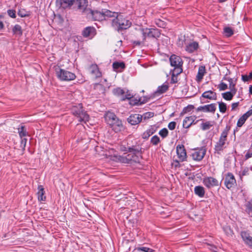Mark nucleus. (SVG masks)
<instances>
[{
  "mask_svg": "<svg viewBox=\"0 0 252 252\" xmlns=\"http://www.w3.org/2000/svg\"><path fill=\"white\" fill-rule=\"evenodd\" d=\"M105 119L107 124L115 132H119L125 129L122 121L114 113L107 112L105 115Z\"/></svg>",
  "mask_w": 252,
  "mask_h": 252,
  "instance_id": "f257e3e1",
  "label": "nucleus"
},
{
  "mask_svg": "<svg viewBox=\"0 0 252 252\" xmlns=\"http://www.w3.org/2000/svg\"><path fill=\"white\" fill-rule=\"evenodd\" d=\"M112 26L118 31L126 30L131 26V22L124 18L123 15H117L116 18L112 20Z\"/></svg>",
  "mask_w": 252,
  "mask_h": 252,
  "instance_id": "f03ea898",
  "label": "nucleus"
},
{
  "mask_svg": "<svg viewBox=\"0 0 252 252\" xmlns=\"http://www.w3.org/2000/svg\"><path fill=\"white\" fill-rule=\"evenodd\" d=\"M230 129V126L227 125L221 132L219 141L216 143L214 150L215 153L220 154L221 152L226 148L225 146L227 141V135Z\"/></svg>",
  "mask_w": 252,
  "mask_h": 252,
  "instance_id": "7ed1b4c3",
  "label": "nucleus"
},
{
  "mask_svg": "<svg viewBox=\"0 0 252 252\" xmlns=\"http://www.w3.org/2000/svg\"><path fill=\"white\" fill-rule=\"evenodd\" d=\"M71 113L78 119L79 122L86 123L89 120V115L83 108L82 103L73 105L71 108Z\"/></svg>",
  "mask_w": 252,
  "mask_h": 252,
  "instance_id": "20e7f679",
  "label": "nucleus"
},
{
  "mask_svg": "<svg viewBox=\"0 0 252 252\" xmlns=\"http://www.w3.org/2000/svg\"><path fill=\"white\" fill-rule=\"evenodd\" d=\"M55 71L56 76L61 81H69L74 80L76 78L74 73L59 67L56 68Z\"/></svg>",
  "mask_w": 252,
  "mask_h": 252,
  "instance_id": "39448f33",
  "label": "nucleus"
},
{
  "mask_svg": "<svg viewBox=\"0 0 252 252\" xmlns=\"http://www.w3.org/2000/svg\"><path fill=\"white\" fill-rule=\"evenodd\" d=\"M141 31L142 32L143 40H145L147 37L149 38L158 39L159 37L161 34L160 30L157 28L142 29Z\"/></svg>",
  "mask_w": 252,
  "mask_h": 252,
  "instance_id": "423d86ee",
  "label": "nucleus"
},
{
  "mask_svg": "<svg viewBox=\"0 0 252 252\" xmlns=\"http://www.w3.org/2000/svg\"><path fill=\"white\" fill-rule=\"evenodd\" d=\"M88 13L87 17L89 19H92L94 21H102L104 20L103 9L101 11L97 10H93L91 9L87 10Z\"/></svg>",
  "mask_w": 252,
  "mask_h": 252,
  "instance_id": "0eeeda50",
  "label": "nucleus"
},
{
  "mask_svg": "<svg viewBox=\"0 0 252 252\" xmlns=\"http://www.w3.org/2000/svg\"><path fill=\"white\" fill-rule=\"evenodd\" d=\"M206 152V149L204 147L195 149L192 152L190 156L195 161H200L204 157Z\"/></svg>",
  "mask_w": 252,
  "mask_h": 252,
  "instance_id": "6e6552de",
  "label": "nucleus"
},
{
  "mask_svg": "<svg viewBox=\"0 0 252 252\" xmlns=\"http://www.w3.org/2000/svg\"><path fill=\"white\" fill-rule=\"evenodd\" d=\"M128 152L130 153H136L142 155L144 152V149L142 148L139 144L138 142L135 140L133 142V141L128 142Z\"/></svg>",
  "mask_w": 252,
  "mask_h": 252,
  "instance_id": "1a4fd4ad",
  "label": "nucleus"
},
{
  "mask_svg": "<svg viewBox=\"0 0 252 252\" xmlns=\"http://www.w3.org/2000/svg\"><path fill=\"white\" fill-rule=\"evenodd\" d=\"M74 0H56V4L59 9L70 8L74 4Z\"/></svg>",
  "mask_w": 252,
  "mask_h": 252,
  "instance_id": "9d476101",
  "label": "nucleus"
},
{
  "mask_svg": "<svg viewBox=\"0 0 252 252\" xmlns=\"http://www.w3.org/2000/svg\"><path fill=\"white\" fill-rule=\"evenodd\" d=\"M88 1L87 0H74V3L77 6V9L87 15L88 12L87 8Z\"/></svg>",
  "mask_w": 252,
  "mask_h": 252,
  "instance_id": "9b49d317",
  "label": "nucleus"
},
{
  "mask_svg": "<svg viewBox=\"0 0 252 252\" xmlns=\"http://www.w3.org/2000/svg\"><path fill=\"white\" fill-rule=\"evenodd\" d=\"M203 183L204 185L208 189H210L216 186H219L220 185L219 181L216 178L212 177H206L204 178Z\"/></svg>",
  "mask_w": 252,
  "mask_h": 252,
  "instance_id": "f8f14e48",
  "label": "nucleus"
},
{
  "mask_svg": "<svg viewBox=\"0 0 252 252\" xmlns=\"http://www.w3.org/2000/svg\"><path fill=\"white\" fill-rule=\"evenodd\" d=\"M224 184L228 189L234 187L236 184V181L234 175L231 173H228L225 176Z\"/></svg>",
  "mask_w": 252,
  "mask_h": 252,
  "instance_id": "ddd939ff",
  "label": "nucleus"
},
{
  "mask_svg": "<svg viewBox=\"0 0 252 252\" xmlns=\"http://www.w3.org/2000/svg\"><path fill=\"white\" fill-rule=\"evenodd\" d=\"M96 29L94 27H87L84 29L82 32V35L84 37L92 39L96 34Z\"/></svg>",
  "mask_w": 252,
  "mask_h": 252,
  "instance_id": "4468645a",
  "label": "nucleus"
},
{
  "mask_svg": "<svg viewBox=\"0 0 252 252\" xmlns=\"http://www.w3.org/2000/svg\"><path fill=\"white\" fill-rule=\"evenodd\" d=\"M176 153L180 161H184L187 159V153L183 145H178L176 147Z\"/></svg>",
  "mask_w": 252,
  "mask_h": 252,
  "instance_id": "2eb2a0df",
  "label": "nucleus"
},
{
  "mask_svg": "<svg viewBox=\"0 0 252 252\" xmlns=\"http://www.w3.org/2000/svg\"><path fill=\"white\" fill-rule=\"evenodd\" d=\"M196 110L197 112L202 111L214 113L216 110V104L215 103H211L204 106H200L197 107Z\"/></svg>",
  "mask_w": 252,
  "mask_h": 252,
  "instance_id": "dca6fc26",
  "label": "nucleus"
},
{
  "mask_svg": "<svg viewBox=\"0 0 252 252\" xmlns=\"http://www.w3.org/2000/svg\"><path fill=\"white\" fill-rule=\"evenodd\" d=\"M195 116H191L190 117H187L183 121V126L184 128H188L191 125H195L199 121H203L204 120L203 119H201L199 120H197L195 122H194L195 119L196 118Z\"/></svg>",
  "mask_w": 252,
  "mask_h": 252,
  "instance_id": "f3484780",
  "label": "nucleus"
},
{
  "mask_svg": "<svg viewBox=\"0 0 252 252\" xmlns=\"http://www.w3.org/2000/svg\"><path fill=\"white\" fill-rule=\"evenodd\" d=\"M169 61L170 65L172 66L176 67L183 66V62L182 59L180 56L175 54H173L170 56Z\"/></svg>",
  "mask_w": 252,
  "mask_h": 252,
  "instance_id": "a211bd4d",
  "label": "nucleus"
},
{
  "mask_svg": "<svg viewBox=\"0 0 252 252\" xmlns=\"http://www.w3.org/2000/svg\"><path fill=\"white\" fill-rule=\"evenodd\" d=\"M142 120V117L138 114H131L127 119V121L131 125H136L139 124Z\"/></svg>",
  "mask_w": 252,
  "mask_h": 252,
  "instance_id": "6ab92c4d",
  "label": "nucleus"
},
{
  "mask_svg": "<svg viewBox=\"0 0 252 252\" xmlns=\"http://www.w3.org/2000/svg\"><path fill=\"white\" fill-rule=\"evenodd\" d=\"M241 237L245 242L250 248L252 249V237L247 231H242L241 233Z\"/></svg>",
  "mask_w": 252,
  "mask_h": 252,
  "instance_id": "aec40b11",
  "label": "nucleus"
},
{
  "mask_svg": "<svg viewBox=\"0 0 252 252\" xmlns=\"http://www.w3.org/2000/svg\"><path fill=\"white\" fill-rule=\"evenodd\" d=\"M90 73L94 75L95 78L101 77V72L99 71L98 66L96 64H93L89 67Z\"/></svg>",
  "mask_w": 252,
  "mask_h": 252,
  "instance_id": "412c9836",
  "label": "nucleus"
},
{
  "mask_svg": "<svg viewBox=\"0 0 252 252\" xmlns=\"http://www.w3.org/2000/svg\"><path fill=\"white\" fill-rule=\"evenodd\" d=\"M127 156V158H129L130 163L132 162L135 163H139L140 159L142 158V155L136 153H133L132 154H128Z\"/></svg>",
  "mask_w": 252,
  "mask_h": 252,
  "instance_id": "4be33fe9",
  "label": "nucleus"
},
{
  "mask_svg": "<svg viewBox=\"0 0 252 252\" xmlns=\"http://www.w3.org/2000/svg\"><path fill=\"white\" fill-rule=\"evenodd\" d=\"M112 66L113 70L116 72H122L126 68L124 62H115L113 63Z\"/></svg>",
  "mask_w": 252,
  "mask_h": 252,
  "instance_id": "5701e85b",
  "label": "nucleus"
},
{
  "mask_svg": "<svg viewBox=\"0 0 252 252\" xmlns=\"http://www.w3.org/2000/svg\"><path fill=\"white\" fill-rule=\"evenodd\" d=\"M201 97L208 98L210 100H216L217 94L216 93L213 92L212 91L209 90L204 92L201 95L200 97L201 99Z\"/></svg>",
  "mask_w": 252,
  "mask_h": 252,
  "instance_id": "b1692460",
  "label": "nucleus"
},
{
  "mask_svg": "<svg viewBox=\"0 0 252 252\" xmlns=\"http://www.w3.org/2000/svg\"><path fill=\"white\" fill-rule=\"evenodd\" d=\"M198 48V44L197 42L190 43L186 47V51L189 53H192L196 51Z\"/></svg>",
  "mask_w": 252,
  "mask_h": 252,
  "instance_id": "393cba45",
  "label": "nucleus"
},
{
  "mask_svg": "<svg viewBox=\"0 0 252 252\" xmlns=\"http://www.w3.org/2000/svg\"><path fill=\"white\" fill-rule=\"evenodd\" d=\"M38 192L37 193L38 196V199L39 201H45L46 196L44 195L45 191L43 186H38Z\"/></svg>",
  "mask_w": 252,
  "mask_h": 252,
  "instance_id": "a878e982",
  "label": "nucleus"
},
{
  "mask_svg": "<svg viewBox=\"0 0 252 252\" xmlns=\"http://www.w3.org/2000/svg\"><path fill=\"white\" fill-rule=\"evenodd\" d=\"M205 67L204 66H200L199 67L197 74L196 77V81L197 82H200L203 79V77L205 73Z\"/></svg>",
  "mask_w": 252,
  "mask_h": 252,
  "instance_id": "bb28decb",
  "label": "nucleus"
},
{
  "mask_svg": "<svg viewBox=\"0 0 252 252\" xmlns=\"http://www.w3.org/2000/svg\"><path fill=\"white\" fill-rule=\"evenodd\" d=\"M205 192V189L202 186H198L194 188L195 194L200 197H204Z\"/></svg>",
  "mask_w": 252,
  "mask_h": 252,
  "instance_id": "cd10ccee",
  "label": "nucleus"
},
{
  "mask_svg": "<svg viewBox=\"0 0 252 252\" xmlns=\"http://www.w3.org/2000/svg\"><path fill=\"white\" fill-rule=\"evenodd\" d=\"M156 132V129L154 127H151L149 129L145 131L142 134V138L147 139L149 137Z\"/></svg>",
  "mask_w": 252,
  "mask_h": 252,
  "instance_id": "c85d7f7f",
  "label": "nucleus"
},
{
  "mask_svg": "<svg viewBox=\"0 0 252 252\" xmlns=\"http://www.w3.org/2000/svg\"><path fill=\"white\" fill-rule=\"evenodd\" d=\"M103 11L104 20H105L106 17H115L116 18L117 15H118V13L112 12L107 9H103Z\"/></svg>",
  "mask_w": 252,
  "mask_h": 252,
  "instance_id": "c756f323",
  "label": "nucleus"
},
{
  "mask_svg": "<svg viewBox=\"0 0 252 252\" xmlns=\"http://www.w3.org/2000/svg\"><path fill=\"white\" fill-rule=\"evenodd\" d=\"M18 132L20 138H22L28 135V132L27 131L25 126L22 125L18 128Z\"/></svg>",
  "mask_w": 252,
  "mask_h": 252,
  "instance_id": "7c9ffc66",
  "label": "nucleus"
},
{
  "mask_svg": "<svg viewBox=\"0 0 252 252\" xmlns=\"http://www.w3.org/2000/svg\"><path fill=\"white\" fill-rule=\"evenodd\" d=\"M169 86L168 85L163 84L162 85L158 87L156 92H155V94H162L166 92L168 89Z\"/></svg>",
  "mask_w": 252,
  "mask_h": 252,
  "instance_id": "2f4dec72",
  "label": "nucleus"
},
{
  "mask_svg": "<svg viewBox=\"0 0 252 252\" xmlns=\"http://www.w3.org/2000/svg\"><path fill=\"white\" fill-rule=\"evenodd\" d=\"M223 33L226 37H229L234 34V30L230 27H225L223 28Z\"/></svg>",
  "mask_w": 252,
  "mask_h": 252,
  "instance_id": "473e14b6",
  "label": "nucleus"
},
{
  "mask_svg": "<svg viewBox=\"0 0 252 252\" xmlns=\"http://www.w3.org/2000/svg\"><path fill=\"white\" fill-rule=\"evenodd\" d=\"M213 122L207 121L205 123H202L200 125V127L202 130H207L209 129L213 126Z\"/></svg>",
  "mask_w": 252,
  "mask_h": 252,
  "instance_id": "72a5a7b5",
  "label": "nucleus"
},
{
  "mask_svg": "<svg viewBox=\"0 0 252 252\" xmlns=\"http://www.w3.org/2000/svg\"><path fill=\"white\" fill-rule=\"evenodd\" d=\"M235 94H233V92L230 91L222 94V95L224 99L226 100H231Z\"/></svg>",
  "mask_w": 252,
  "mask_h": 252,
  "instance_id": "f704fd0d",
  "label": "nucleus"
},
{
  "mask_svg": "<svg viewBox=\"0 0 252 252\" xmlns=\"http://www.w3.org/2000/svg\"><path fill=\"white\" fill-rule=\"evenodd\" d=\"M12 32L14 34H18L21 36L23 34V31L21 26L18 24L15 25L12 29Z\"/></svg>",
  "mask_w": 252,
  "mask_h": 252,
  "instance_id": "c9c22d12",
  "label": "nucleus"
},
{
  "mask_svg": "<svg viewBox=\"0 0 252 252\" xmlns=\"http://www.w3.org/2000/svg\"><path fill=\"white\" fill-rule=\"evenodd\" d=\"M245 206L246 208V212L250 216L251 213H252V199L248 201L247 203L245 205Z\"/></svg>",
  "mask_w": 252,
  "mask_h": 252,
  "instance_id": "e433bc0d",
  "label": "nucleus"
},
{
  "mask_svg": "<svg viewBox=\"0 0 252 252\" xmlns=\"http://www.w3.org/2000/svg\"><path fill=\"white\" fill-rule=\"evenodd\" d=\"M140 97L137 98L132 96L131 98L129 99V104L133 106L141 105V104H140Z\"/></svg>",
  "mask_w": 252,
  "mask_h": 252,
  "instance_id": "4c0bfd02",
  "label": "nucleus"
},
{
  "mask_svg": "<svg viewBox=\"0 0 252 252\" xmlns=\"http://www.w3.org/2000/svg\"><path fill=\"white\" fill-rule=\"evenodd\" d=\"M228 81L229 82V88L230 91H232L233 94H236L237 92V89L235 88L236 83H233L232 79H228Z\"/></svg>",
  "mask_w": 252,
  "mask_h": 252,
  "instance_id": "58836bf2",
  "label": "nucleus"
},
{
  "mask_svg": "<svg viewBox=\"0 0 252 252\" xmlns=\"http://www.w3.org/2000/svg\"><path fill=\"white\" fill-rule=\"evenodd\" d=\"M172 71V74H174L175 76H178L183 71L182 66H176L174 67Z\"/></svg>",
  "mask_w": 252,
  "mask_h": 252,
  "instance_id": "ea45409f",
  "label": "nucleus"
},
{
  "mask_svg": "<svg viewBox=\"0 0 252 252\" xmlns=\"http://www.w3.org/2000/svg\"><path fill=\"white\" fill-rule=\"evenodd\" d=\"M113 93L115 95L121 96L125 94V91L120 88L113 89Z\"/></svg>",
  "mask_w": 252,
  "mask_h": 252,
  "instance_id": "a19ab883",
  "label": "nucleus"
},
{
  "mask_svg": "<svg viewBox=\"0 0 252 252\" xmlns=\"http://www.w3.org/2000/svg\"><path fill=\"white\" fill-rule=\"evenodd\" d=\"M193 109H194V106L193 105H191V104L188 105L187 106H186V107H185L183 109L181 114L183 115L184 114H186L188 112H190Z\"/></svg>",
  "mask_w": 252,
  "mask_h": 252,
  "instance_id": "79ce46f5",
  "label": "nucleus"
},
{
  "mask_svg": "<svg viewBox=\"0 0 252 252\" xmlns=\"http://www.w3.org/2000/svg\"><path fill=\"white\" fill-rule=\"evenodd\" d=\"M218 103L220 111L221 113H224L227 109L226 104L223 102H218Z\"/></svg>",
  "mask_w": 252,
  "mask_h": 252,
  "instance_id": "37998d69",
  "label": "nucleus"
},
{
  "mask_svg": "<svg viewBox=\"0 0 252 252\" xmlns=\"http://www.w3.org/2000/svg\"><path fill=\"white\" fill-rule=\"evenodd\" d=\"M118 160L122 163H129V158H127V156H120L118 158Z\"/></svg>",
  "mask_w": 252,
  "mask_h": 252,
  "instance_id": "c03bdc74",
  "label": "nucleus"
},
{
  "mask_svg": "<svg viewBox=\"0 0 252 252\" xmlns=\"http://www.w3.org/2000/svg\"><path fill=\"white\" fill-rule=\"evenodd\" d=\"M136 249L138 251L144 252H156L155 250L146 247H137Z\"/></svg>",
  "mask_w": 252,
  "mask_h": 252,
  "instance_id": "a18cd8bd",
  "label": "nucleus"
},
{
  "mask_svg": "<svg viewBox=\"0 0 252 252\" xmlns=\"http://www.w3.org/2000/svg\"><path fill=\"white\" fill-rule=\"evenodd\" d=\"M247 120V118H246L244 115H243L238 120L237 123V127H241L246 121Z\"/></svg>",
  "mask_w": 252,
  "mask_h": 252,
  "instance_id": "49530a36",
  "label": "nucleus"
},
{
  "mask_svg": "<svg viewBox=\"0 0 252 252\" xmlns=\"http://www.w3.org/2000/svg\"><path fill=\"white\" fill-rule=\"evenodd\" d=\"M18 15L21 17H28L30 14L28 11H26L24 9H22L19 10Z\"/></svg>",
  "mask_w": 252,
  "mask_h": 252,
  "instance_id": "de8ad7c7",
  "label": "nucleus"
},
{
  "mask_svg": "<svg viewBox=\"0 0 252 252\" xmlns=\"http://www.w3.org/2000/svg\"><path fill=\"white\" fill-rule=\"evenodd\" d=\"M160 142V139L157 135L153 136L151 139V143L155 146L157 145Z\"/></svg>",
  "mask_w": 252,
  "mask_h": 252,
  "instance_id": "09e8293b",
  "label": "nucleus"
},
{
  "mask_svg": "<svg viewBox=\"0 0 252 252\" xmlns=\"http://www.w3.org/2000/svg\"><path fill=\"white\" fill-rule=\"evenodd\" d=\"M21 138V142H20V148H22V150L24 151L25 150V147L26 146L27 138L24 137L20 138Z\"/></svg>",
  "mask_w": 252,
  "mask_h": 252,
  "instance_id": "8fccbe9b",
  "label": "nucleus"
},
{
  "mask_svg": "<svg viewBox=\"0 0 252 252\" xmlns=\"http://www.w3.org/2000/svg\"><path fill=\"white\" fill-rule=\"evenodd\" d=\"M158 134L163 138H164L168 136V131L167 128H163L162 129H161L159 131Z\"/></svg>",
  "mask_w": 252,
  "mask_h": 252,
  "instance_id": "3c124183",
  "label": "nucleus"
},
{
  "mask_svg": "<svg viewBox=\"0 0 252 252\" xmlns=\"http://www.w3.org/2000/svg\"><path fill=\"white\" fill-rule=\"evenodd\" d=\"M154 116V113L151 112H148L144 113L143 115H141L142 117V119L144 120L149 119L151 118H152Z\"/></svg>",
  "mask_w": 252,
  "mask_h": 252,
  "instance_id": "603ef678",
  "label": "nucleus"
},
{
  "mask_svg": "<svg viewBox=\"0 0 252 252\" xmlns=\"http://www.w3.org/2000/svg\"><path fill=\"white\" fill-rule=\"evenodd\" d=\"M155 94H153L152 95L150 96H145L143 97V99L142 98V97H140L141 101L140 104H143L145 103H146L147 101H148L151 98H153L155 97Z\"/></svg>",
  "mask_w": 252,
  "mask_h": 252,
  "instance_id": "864d4df0",
  "label": "nucleus"
},
{
  "mask_svg": "<svg viewBox=\"0 0 252 252\" xmlns=\"http://www.w3.org/2000/svg\"><path fill=\"white\" fill-rule=\"evenodd\" d=\"M218 88L220 91H224L228 88L227 85L224 82H221L218 86Z\"/></svg>",
  "mask_w": 252,
  "mask_h": 252,
  "instance_id": "5fc2aeb1",
  "label": "nucleus"
},
{
  "mask_svg": "<svg viewBox=\"0 0 252 252\" xmlns=\"http://www.w3.org/2000/svg\"><path fill=\"white\" fill-rule=\"evenodd\" d=\"M8 15L12 18H15L16 16V11L13 9H8L7 10Z\"/></svg>",
  "mask_w": 252,
  "mask_h": 252,
  "instance_id": "6e6d98bb",
  "label": "nucleus"
},
{
  "mask_svg": "<svg viewBox=\"0 0 252 252\" xmlns=\"http://www.w3.org/2000/svg\"><path fill=\"white\" fill-rule=\"evenodd\" d=\"M176 126V123L175 122H171L169 123L168 127L170 130H174Z\"/></svg>",
  "mask_w": 252,
  "mask_h": 252,
  "instance_id": "4d7b16f0",
  "label": "nucleus"
},
{
  "mask_svg": "<svg viewBox=\"0 0 252 252\" xmlns=\"http://www.w3.org/2000/svg\"><path fill=\"white\" fill-rule=\"evenodd\" d=\"M249 174V169L248 168H245L242 172L240 174V177L242 178V176H246Z\"/></svg>",
  "mask_w": 252,
  "mask_h": 252,
  "instance_id": "13d9d810",
  "label": "nucleus"
},
{
  "mask_svg": "<svg viewBox=\"0 0 252 252\" xmlns=\"http://www.w3.org/2000/svg\"><path fill=\"white\" fill-rule=\"evenodd\" d=\"M178 82L177 76L174 75V74H172L171 82V84L176 83Z\"/></svg>",
  "mask_w": 252,
  "mask_h": 252,
  "instance_id": "bf43d9fd",
  "label": "nucleus"
},
{
  "mask_svg": "<svg viewBox=\"0 0 252 252\" xmlns=\"http://www.w3.org/2000/svg\"><path fill=\"white\" fill-rule=\"evenodd\" d=\"M156 24L158 27L160 28H164L165 26V23L160 20H158V21L156 22Z\"/></svg>",
  "mask_w": 252,
  "mask_h": 252,
  "instance_id": "052dcab7",
  "label": "nucleus"
},
{
  "mask_svg": "<svg viewBox=\"0 0 252 252\" xmlns=\"http://www.w3.org/2000/svg\"><path fill=\"white\" fill-rule=\"evenodd\" d=\"M128 143L127 144V147H126L125 145H121L120 146V150L123 152H126V153L128 152Z\"/></svg>",
  "mask_w": 252,
  "mask_h": 252,
  "instance_id": "680f3d73",
  "label": "nucleus"
},
{
  "mask_svg": "<svg viewBox=\"0 0 252 252\" xmlns=\"http://www.w3.org/2000/svg\"><path fill=\"white\" fill-rule=\"evenodd\" d=\"M243 115L246 118L248 119L249 117L252 115V109L249 110Z\"/></svg>",
  "mask_w": 252,
  "mask_h": 252,
  "instance_id": "e2e57ef3",
  "label": "nucleus"
},
{
  "mask_svg": "<svg viewBox=\"0 0 252 252\" xmlns=\"http://www.w3.org/2000/svg\"><path fill=\"white\" fill-rule=\"evenodd\" d=\"M210 247L209 249L212 252H217V247L215 246L210 245Z\"/></svg>",
  "mask_w": 252,
  "mask_h": 252,
  "instance_id": "0e129e2a",
  "label": "nucleus"
},
{
  "mask_svg": "<svg viewBox=\"0 0 252 252\" xmlns=\"http://www.w3.org/2000/svg\"><path fill=\"white\" fill-rule=\"evenodd\" d=\"M132 97V96H131L130 94H126L125 96L122 98V100L124 101L126 99L129 100L130 98H131Z\"/></svg>",
  "mask_w": 252,
  "mask_h": 252,
  "instance_id": "69168bd1",
  "label": "nucleus"
},
{
  "mask_svg": "<svg viewBox=\"0 0 252 252\" xmlns=\"http://www.w3.org/2000/svg\"><path fill=\"white\" fill-rule=\"evenodd\" d=\"M239 102H235V103H233L231 105V106H232V109L231 110L232 111L233 110H235V109L239 105Z\"/></svg>",
  "mask_w": 252,
  "mask_h": 252,
  "instance_id": "338daca9",
  "label": "nucleus"
},
{
  "mask_svg": "<svg viewBox=\"0 0 252 252\" xmlns=\"http://www.w3.org/2000/svg\"><path fill=\"white\" fill-rule=\"evenodd\" d=\"M252 157V152H248L245 156V160L249 159Z\"/></svg>",
  "mask_w": 252,
  "mask_h": 252,
  "instance_id": "774afa93",
  "label": "nucleus"
}]
</instances>
